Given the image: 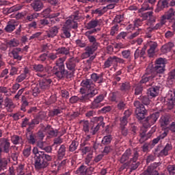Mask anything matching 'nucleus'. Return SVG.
<instances>
[{
    "instance_id": "5",
    "label": "nucleus",
    "mask_w": 175,
    "mask_h": 175,
    "mask_svg": "<svg viewBox=\"0 0 175 175\" xmlns=\"http://www.w3.org/2000/svg\"><path fill=\"white\" fill-rule=\"evenodd\" d=\"M17 27H18L16 30L15 33L16 35H20V33H21V25H20L18 22L13 19L10 20L7 23V25L4 29L5 32H8V33H12V32L14 31V29H16Z\"/></svg>"
},
{
    "instance_id": "7",
    "label": "nucleus",
    "mask_w": 175,
    "mask_h": 175,
    "mask_svg": "<svg viewBox=\"0 0 175 175\" xmlns=\"http://www.w3.org/2000/svg\"><path fill=\"white\" fill-rule=\"evenodd\" d=\"M148 128V124H143V126L141 128V130L139 131V143H140V144L146 143V142H147V140H148V139H150L152 135V133H147Z\"/></svg>"
},
{
    "instance_id": "64",
    "label": "nucleus",
    "mask_w": 175,
    "mask_h": 175,
    "mask_svg": "<svg viewBox=\"0 0 175 175\" xmlns=\"http://www.w3.org/2000/svg\"><path fill=\"white\" fill-rule=\"evenodd\" d=\"M175 105V98H171L168 100L167 106L170 110H172Z\"/></svg>"
},
{
    "instance_id": "36",
    "label": "nucleus",
    "mask_w": 175,
    "mask_h": 175,
    "mask_svg": "<svg viewBox=\"0 0 175 175\" xmlns=\"http://www.w3.org/2000/svg\"><path fill=\"white\" fill-rule=\"evenodd\" d=\"M83 96H81L80 97L77 96H72V97H70V103H71L72 105L75 104V103H77V102H81V103H85V100L83 99Z\"/></svg>"
},
{
    "instance_id": "33",
    "label": "nucleus",
    "mask_w": 175,
    "mask_h": 175,
    "mask_svg": "<svg viewBox=\"0 0 175 175\" xmlns=\"http://www.w3.org/2000/svg\"><path fill=\"white\" fill-rule=\"evenodd\" d=\"M115 60H114V56H110L107 58V59L104 62L103 64V69H107L110 68L113 64H114Z\"/></svg>"
},
{
    "instance_id": "42",
    "label": "nucleus",
    "mask_w": 175,
    "mask_h": 175,
    "mask_svg": "<svg viewBox=\"0 0 175 175\" xmlns=\"http://www.w3.org/2000/svg\"><path fill=\"white\" fill-rule=\"evenodd\" d=\"M159 122L161 126H166L170 123V121L169 120V116H161Z\"/></svg>"
},
{
    "instance_id": "40",
    "label": "nucleus",
    "mask_w": 175,
    "mask_h": 175,
    "mask_svg": "<svg viewBox=\"0 0 175 175\" xmlns=\"http://www.w3.org/2000/svg\"><path fill=\"white\" fill-rule=\"evenodd\" d=\"M167 136V133L166 131H164L161 135H159L157 138H154L152 141V146H155V144H158L159 142V140H161L162 139H165Z\"/></svg>"
},
{
    "instance_id": "31",
    "label": "nucleus",
    "mask_w": 175,
    "mask_h": 175,
    "mask_svg": "<svg viewBox=\"0 0 175 175\" xmlns=\"http://www.w3.org/2000/svg\"><path fill=\"white\" fill-rule=\"evenodd\" d=\"M75 174L78 175H90L88 174V168L84 165H81L75 172Z\"/></svg>"
},
{
    "instance_id": "58",
    "label": "nucleus",
    "mask_w": 175,
    "mask_h": 175,
    "mask_svg": "<svg viewBox=\"0 0 175 175\" xmlns=\"http://www.w3.org/2000/svg\"><path fill=\"white\" fill-rule=\"evenodd\" d=\"M35 135L36 138L37 139V142L43 141V139H44V133H43L42 131H38L36 133H35Z\"/></svg>"
},
{
    "instance_id": "18",
    "label": "nucleus",
    "mask_w": 175,
    "mask_h": 175,
    "mask_svg": "<svg viewBox=\"0 0 175 175\" xmlns=\"http://www.w3.org/2000/svg\"><path fill=\"white\" fill-rule=\"evenodd\" d=\"M65 155H66V146L62 144L57 152V161H62L65 158Z\"/></svg>"
},
{
    "instance_id": "49",
    "label": "nucleus",
    "mask_w": 175,
    "mask_h": 175,
    "mask_svg": "<svg viewBox=\"0 0 175 175\" xmlns=\"http://www.w3.org/2000/svg\"><path fill=\"white\" fill-rule=\"evenodd\" d=\"M21 9H23V5L18 4L10 8L7 12L8 13H14V12H18V10H21Z\"/></svg>"
},
{
    "instance_id": "59",
    "label": "nucleus",
    "mask_w": 175,
    "mask_h": 175,
    "mask_svg": "<svg viewBox=\"0 0 175 175\" xmlns=\"http://www.w3.org/2000/svg\"><path fill=\"white\" fill-rule=\"evenodd\" d=\"M31 146H28L27 148H25L23 151V156L25 158H28V157H29V155H31Z\"/></svg>"
},
{
    "instance_id": "45",
    "label": "nucleus",
    "mask_w": 175,
    "mask_h": 175,
    "mask_svg": "<svg viewBox=\"0 0 175 175\" xmlns=\"http://www.w3.org/2000/svg\"><path fill=\"white\" fill-rule=\"evenodd\" d=\"M77 147H79V142L73 140L69 146L68 151L73 152L77 150Z\"/></svg>"
},
{
    "instance_id": "9",
    "label": "nucleus",
    "mask_w": 175,
    "mask_h": 175,
    "mask_svg": "<svg viewBox=\"0 0 175 175\" xmlns=\"http://www.w3.org/2000/svg\"><path fill=\"white\" fill-rule=\"evenodd\" d=\"M53 74L59 79V80H62V79H72V76L69 74L68 71L65 70V67H54Z\"/></svg>"
},
{
    "instance_id": "44",
    "label": "nucleus",
    "mask_w": 175,
    "mask_h": 175,
    "mask_svg": "<svg viewBox=\"0 0 175 175\" xmlns=\"http://www.w3.org/2000/svg\"><path fill=\"white\" fill-rule=\"evenodd\" d=\"M111 140H113V137H111V135H106L103 138L101 141V144H103V146H109V144L111 143Z\"/></svg>"
},
{
    "instance_id": "57",
    "label": "nucleus",
    "mask_w": 175,
    "mask_h": 175,
    "mask_svg": "<svg viewBox=\"0 0 175 175\" xmlns=\"http://www.w3.org/2000/svg\"><path fill=\"white\" fill-rule=\"evenodd\" d=\"M139 99L142 102L143 105L146 106H148L150 105V98L146 96H140Z\"/></svg>"
},
{
    "instance_id": "11",
    "label": "nucleus",
    "mask_w": 175,
    "mask_h": 175,
    "mask_svg": "<svg viewBox=\"0 0 175 175\" xmlns=\"http://www.w3.org/2000/svg\"><path fill=\"white\" fill-rule=\"evenodd\" d=\"M95 121L98 123L96 126H92L90 129V133L93 135H96L98 133V131L100 129V126H103V128L105 126V122H103V117H96L94 118Z\"/></svg>"
},
{
    "instance_id": "50",
    "label": "nucleus",
    "mask_w": 175,
    "mask_h": 175,
    "mask_svg": "<svg viewBox=\"0 0 175 175\" xmlns=\"http://www.w3.org/2000/svg\"><path fill=\"white\" fill-rule=\"evenodd\" d=\"M107 12L106 8H103V9L98 8L96 10L92 11V14H99L100 16H103Z\"/></svg>"
},
{
    "instance_id": "47",
    "label": "nucleus",
    "mask_w": 175,
    "mask_h": 175,
    "mask_svg": "<svg viewBox=\"0 0 175 175\" xmlns=\"http://www.w3.org/2000/svg\"><path fill=\"white\" fill-rule=\"evenodd\" d=\"M98 24H99V21L92 20L87 24V29H92V28H96V27H98Z\"/></svg>"
},
{
    "instance_id": "29",
    "label": "nucleus",
    "mask_w": 175,
    "mask_h": 175,
    "mask_svg": "<svg viewBox=\"0 0 175 175\" xmlns=\"http://www.w3.org/2000/svg\"><path fill=\"white\" fill-rule=\"evenodd\" d=\"M58 31H59V27L57 26L51 27L49 30L46 31L48 38H55V36L58 35Z\"/></svg>"
},
{
    "instance_id": "46",
    "label": "nucleus",
    "mask_w": 175,
    "mask_h": 175,
    "mask_svg": "<svg viewBox=\"0 0 175 175\" xmlns=\"http://www.w3.org/2000/svg\"><path fill=\"white\" fill-rule=\"evenodd\" d=\"M8 159L7 158H3L0 159V172L1 170H5L6 167H8Z\"/></svg>"
},
{
    "instance_id": "54",
    "label": "nucleus",
    "mask_w": 175,
    "mask_h": 175,
    "mask_svg": "<svg viewBox=\"0 0 175 175\" xmlns=\"http://www.w3.org/2000/svg\"><path fill=\"white\" fill-rule=\"evenodd\" d=\"M141 17L142 18V21H145L148 18H150V19L151 20V18H153L152 12H148L143 13L142 14Z\"/></svg>"
},
{
    "instance_id": "39",
    "label": "nucleus",
    "mask_w": 175,
    "mask_h": 175,
    "mask_svg": "<svg viewBox=\"0 0 175 175\" xmlns=\"http://www.w3.org/2000/svg\"><path fill=\"white\" fill-rule=\"evenodd\" d=\"M164 15L167 16V20H173V18L175 17L174 8H170Z\"/></svg>"
},
{
    "instance_id": "20",
    "label": "nucleus",
    "mask_w": 175,
    "mask_h": 175,
    "mask_svg": "<svg viewBox=\"0 0 175 175\" xmlns=\"http://www.w3.org/2000/svg\"><path fill=\"white\" fill-rule=\"evenodd\" d=\"M53 83V81L50 78L43 79L40 81L39 87L41 90H49L50 85Z\"/></svg>"
},
{
    "instance_id": "8",
    "label": "nucleus",
    "mask_w": 175,
    "mask_h": 175,
    "mask_svg": "<svg viewBox=\"0 0 175 175\" xmlns=\"http://www.w3.org/2000/svg\"><path fill=\"white\" fill-rule=\"evenodd\" d=\"M150 68L151 71L154 73V77L157 73H163L165 72V59L162 57L159 58L156 60V64L154 67H148Z\"/></svg>"
},
{
    "instance_id": "62",
    "label": "nucleus",
    "mask_w": 175,
    "mask_h": 175,
    "mask_svg": "<svg viewBox=\"0 0 175 175\" xmlns=\"http://www.w3.org/2000/svg\"><path fill=\"white\" fill-rule=\"evenodd\" d=\"M167 170L170 175H174L175 174V165H167Z\"/></svg>"
},
{
    "instance_id": "51",
    "label": "nucleus",
    "mask_w": 175,
    "mask_h": 175,
    "mask_svg": "<svg viewBox=\"0 0 175 175\" xmlns=\"http://www.w3.org/2000/svg\"><path fill=\"white\" fill-rule=\"evenodd\" d=\"M62 113V110L59 108L53 109V110L49 112V117H55V116H58V114H61Z\"/></svg>"
},
{
    "instance_id": "3",
    "label": "nucleus",
    "mask_w": 175,
    "mask_h": 175,
    "mask_svg": "<svg viewBox=\"0 0 175 175\" xmlns=\"http://www.w3.org/2000/svg\"><path fill=\"white\" fill-rule=\"evenodd\" d=\"M79 62H80V59L77 57H70L66 61V68L71 77H73L75 72H76V66H77V64H79Z\"/></svg>"
},
{
    "instance_id": "14",
    "label": "nucleus",
    "mask_w": 175,
    "mask_h": 175,
    "mask_svg": "<svg viewBox=\"0 0 175 175\" xmlns=\"http://www.w3.org/2000/svg\"><path fill=\"white\" fill-rule=\"evenodd\" d=\"M160 113L159 112H155L146 118L144 124L146 125H154L158 121L159 118Z\"/></svg>"
},
{
    "instance_id": "48",
    "label": "nucleus",
    "mask_w": 175,
    "mask_h": 175,
    "mask_svg": "<svg viewBox=\"0 0 175 175\" xmlns=\"http://www.w3.org/2000/svg\"><path fill=\"white\" fill-rule=\"evenodd\" d=\"M33 70H34V72L42 73L44 72V66H43V64H33Z\"/></svg>"
},
{
    "instance_id": "53",
    "label": "nucleus",
    "mask_w": 175,
    "mask_h": 175,
    "mask_svg": "<svg viewBox=\"0 0 175 175\" xmlns=\"http://www.w3.org/2000/svg\"><path fill=\"white\" fill-rule=\"evenodd\" d=\"M71 30H72V29H70L69 27H63L62 28V31L64 36H66V38L67 39L70 38V31Z\"/></svg>"
},
{
    "instance_id": "10",
    "label": "nucleus",
    "mask_w": 175,
    "mask_h": 175,
    "mask_svg": "<svg viewBox=\"0 0 175 175\" xmlns=\"http://www.w3.org/2000/svg\"><path fill=\"white\" fill-rule=\"evenodd\" d=\"M103 100H105V95L103 94L96 96V98L91 103L90 109H92V110L100 109V107H102V102H103Z\"/></svg>"
},
{
    "instance_id": "26",
    "label": "nucleus",
    "mask_w": 175,
    "mask_h": 175,
    "mask_svg": "<svg viewBox=\"0 0 175 175\" xmlns=\"http://www.w3.org/2000/svg\"><path fill=\"white\" fill-rule=\"evenodd\" d=\"M56 54L61 55H70V48L62 46L55 50Z\"/></svg>"
},
{
    "instance_id": "17",
    "label": "nucleus",
    "mask_w": 175,
    "mask_h": 175,
    "mask_svg": "<svg viewBox=\"0 0 175 175\" xmlns=\"http://www.w3.org/2000/svg\"><path fill=\"white\" fill-rule=\"evenodd\" d=\"M148 46H149V49L148 50V55L150 57H152L155 54L157 47H158V43L154 41H149L148 42Z\"/></svg>"
},
{
    "instance_id": "25",
    "label": "nucleus",
    "mask_w": 175,
    "mask_h": 175,
    "mask_svg": "<svg viewBox=\"0 0 175 175\" xmlns=\"http://www.w3.org/2000/svg\"><path fill=\"white\" fill-rule=\"evenodd\" d=\"M44 131L49 135V136H51V137H57V136H58V130H54L53 127L49 124L45 127Z\"/></svg>"
},
{
    "instance_id": "60",
    "label": "nucleus",
    "mask_w": 175,
    "mask_h": 175,
    "mask_svg": "<svg viewBox=\"0 0 175 175\" xmlns=\"http://www.w3.org/2000/svg\"><path fill=\"white\" fill-rule=\"evenodd\" d=\"M31 90L33 91V95L34 96H36L38 94H40V90L39 89V87H38V85L35 83L31 85Z\"/></svg>"
},
{
    "instance_id": "13",
    "label": "nucleus",
    "mask_w": 175,
    "mask_h": 175,
    "mask_svg": "<svg viewBox=\"0 0 175 175\" xmlns=\"http://www.w3.org/2000/svg\"><path fill=\"white\" fill-rule=\"evenodd\" d=\"M170 6V3H169V0H159L157 4L156 9L154 10L155 13H159V12H162L167 8Z\"/></svg>"
},
{
    "instance_id": "61",
    "label": "nucleus",
    "mask_w": 175,
    "mask_h": 175,
    "mask_svg": "<svg viewBox=\"0 0 175 175\" xmlns=\"http://www.w3.org/2000/svg\"><path fill=\"white\" fill-rule=\"evenodd\" d=\"M95 59V56H91L87 61L86 63L85 64V67L87 69H91V65H92V62Z\"/></svg>"
},
{
    "instance_id": "38",
    "label": "nucleus",
    "mask_w": 175,
    "mask_h": 175,
    "mask_svg": "<svg viewBox=\"0 0 175 175\" xmlns=\"http://www.w3.org/2000/svg\"><path fill=\"white\" fill-rule=\"evenodd\" d=\"M131 83L129 82H124L122 83V85H120V91L122 92H129L131 91Z\"/></svg>"
},
{
    "instance_id": "35",
    "label": "nucleus",
    "mask_w": 175,
    "mask_h": 175,
    "mask_svg": "<svg viewBox=\"0 0 175 175\" xmlns=\"http://www.w3.org/2000/svg\"><path fill=\"white\" fill-rule=\"evenodd\" d=\"M21 51V48L14 49L12 51L11 54H12L14 59H17V61H21V59H23V57L18 55V53Z\"/></svg>"
},
{
    "instance_id": "34",
    "label": "nucleus",
    "mask_w": 175,
    "mask_h": 175,
    "mask_svg": "<svg viewBox=\"0 0 175 175\" xmlns=\"http://www.w3.org/2000/svg\"><path fill=\"white\" fill-rule=\"evenodd\" d=\"M91 79L92 80H93V81H94V83H98V84L103 83V77L102 76V75L93 73L91 75Z\"/></svg>"
},
{
    "instance_id": "30",
    "label": "nucleus",
    "mask_w": 175,
    "mask_h": 175,
    "mask_svg": "<svg viewBox=\"0 0 175 175\" xmlns=\"http://www.w3.org/2000/svg\"><path fill=\"white\" fill-rule=\"evenodd\" d=\"M173 47H174V44L173 42H168L166 43L165 44L161 46V52L163 54H166V53H169V51H172V49H173Z\"/></svg>"
},
{
    "instance_id": "43",
    "label": "nucleus",
    "mask_w": 175,
    "mask_h": 175,
    "mask_svg": "<svg viewBox=\"0 0 175 175\" xmlns=\"http://www.w3.org/2000/svg\"><path fill=\"white\" fill-rule=\"evenodd\" d=\"M13 144H23L24 142H23V137L18 135H13L11 139Z\"/></svg>"
},
{
    "instance_id": "22",
    "label": "nucleus",
    "mask_w": 175,
    "mask_h": 175,
    "mask_svg": "<svg viewBox=\"0 0 175 175\" xmlns=\"http://www.w3.org/2000/svg\"><path fill=\"white\" fill-rule=\"evenodd\" d=\"M4 105L7 108L8 111H9L10 113H12V111H13V109L16 107V105H14V103H13V100L8 97H6L5 98Z\"/></svg>"
},
{
    "instance_id": "56",
    "label": "nucleus",
    "mask_w": 175,
    "mask_h": 175,
    "mask_svg": "<svg viewBox=\"0 0 175 175\" xmlns=\"http://www.w3.org/2000/svg\"><path fill=\"white\" fill-rule=\"evenodd\" d=\"M25 96H23V100H22V105L21 106V111H27V107L29 105V103L27 100H24Z\"/></svg>"
},
{
    "instance_id": "32",
    "label": "nucleus",
    "mask_w": 175,
    "mask_h": 175,
    "mask_svg": "<svg viewBox=\"0 0 175 175\" xmlns=\"http://www.w3.org/2000/svg\"><path fill=\"white\" fill-rule=\"evenodd\" d=\"M159 166V163H154L148 167L147 170L145 171L148 175H152L154 172H157V170H154L157 169Z\"/></svg>"
},
{
    "instance_id": "15",
    "label": "nucleus",
    "mask_w": 175,
    "mask_h": 175,
    "mask_svg": "<svg viewBox=\"0 0 175 175\" xmlns=\"http://www.w3.org/2000/svg\"><path fill=\"white\" fill-rule=\"evenodd\" d=\"M145 75L146 77H144V78H142V79L140 81V83L142 84L147 83V81H152V79L155 77V72H152L150 68H146Z\"/></svg>"
},
{
    "instance_id": "4",
    "label": "nucleus",
    "mask_w": 175,
    "mask_h": 175,
    "mask_svg": "<svg viewBox=\"0 0 175 175\" xmlns=\"http://www.w3.org/2000/svg\"><path fill=\"white\" fill-rule=\"evenodd\" d=\"M133 105L136 109L135 111L137 120L139 121L144 120L146 118V113H147V109H146L144 105L142 104L139 100L134 101Z\"/></svg>"
},
{
    "instance_id": "24",
    "label": "nucleus",
    "mask_w": 175,
    "mask_h": 175,
    "mask_svg": "<svg viewBox=\"0 0 175 175\" xmlns=\"http://www.w3.org/2000/svg\"><path fill=\"white\" fill-rule=\"evenodd\" d=\"M26 139L29 143V144H31V146H35L38 139H36V135L33 133H26Z\"/></svg>"
},
{
    "instance_id": "2",
    "label": "nucleus",
    "mask_w": 175,
    "mask_h": 175,
    "mask_svg": "<svg viewBox=\"0 0 175 175\" xmlns=\"http://www.w3.org/2000/svg\"><path fill=\"white\" fill-rule=\"evenodd\" d=\"M81 85L88 90L87 94L82 95L83 96L82 99L85 100V103H88L90 99L98 95V89L94 88L95 84L92 82V79L83 80Z\"/></svg>"
},
{
    "instance_id": "52",
    "label": "nucleus",
    "mask_w": 175,
    "mask_h": 175,
    "mask_svg": "<svg viewBox=\"0 0 175 175\" xmlns=\"http://www.w3.org/2000/svg\"><path fill=\"white\" fill-rule=\"evenodd\" d=\"M66 59V57H59L57 61H56V66L57 68H65V64H64V62H65V60Z\"/></svg>"
},
{
    "instance_id": "55",
    "label": "nucleus",
    "mask_w": 175,
    "mask_h": 175,
    "mask_svg": "<svg viewBox=\"0 0 175 175\" xmlns=\"http://www.w3.org/2000/svg\"><path fill=\"white\" fill-rule=\"evenodd\" d=\"M83 122V131L85 133H90V122L88 120H83L81 121Z\"/></svg>"
},
{
    "instance_id": "6",
    "label": "nucleus",
    "mask_w": 175,
    "mask_h": 175,
    "mask_svg": "<svg viewBox=\"0 0 175 175\" xmlns=\"http://www.w3.org/2000/svg\"><path fill=\"white\" fill-rule=\"evenodd\" d=\"M139 159V151L137 148H135L131 155V158L129 161L130 172H133L136 170L139 166H140V162L137 161Z\"/></svg>"
},
{
    "instance_id": "37",
    "label": "nucleus",
    "mask_w": 175,
    "mask_h": 175,
    "mask_svg": "<svg viewBox=\"0 0 175 175\" xmlns=\"http://www.w3.org/2000/svg\"><path fill=\"white\" fill-rule=\"evenodd\" d=\"M121 54L124 59H128L129 62L132 61V53L131 50H124L122 51Z\"/></svg>"
},
{
    "instance_id": "63",
    "label": "nucleus",
    "mask_w": 175,
    "mask_h": 175,
    "mask_svg": "<svg viewBox=\"0 0 175 175\" xmlns=\"http://www.w3.org/2000/svg\"><path fill=\"white\" fill-rule=\"evenodd\" d=\"M143 92V86L137 85L135 89V95H142Z\"/></svg>"
},
{
    "instance_id": "19",
    "label": "nucleus",
    "mask_w": 175,
    "mask_h": 175,
    "mask_svg": "<svg viewBox=\"0 0 175 175\" xmlns=\"http://www.w3.org/2000/svg\"><path fill=\"white\" fill-rule=\"evenodd\" d=\"M31 7L32 8L33 10H34V12H40V10L44 8V5L40 0H34L31 3Z\"/></svg>"
},
{
    "instance_id": "41",
    "label": "nucleus",
    "mask_w": 175,
    "mask_h": 175,
    "mask_svg": "<svg viewBox=\"0 0 175 175\" xmlns=\"http://www.w3.org/2000/svg\"><path fill=\"white\" fill-rule=\"evenodd\" d=\"M20 44V41L16 38H13L7 42V46L10 49L13 47H17Z\"/></svg>"
},
{
    "instance_id": "12",
    "label": "nucleus",
    "mask_w": 175,
    "mask_h": 175,
    "mask_svg": "<svg viewBox=\"0 0 175 175\" xmlns=\"http://www.w3.org/2000/svg\"><path fill=\"white\" fill-rule=\"evenodd\" d=\"M10 150V142L9 139L6 138H3L0 139V152L2 153L5 152V154H8Z\"/></svg>"
},
{
    "instance_id": "1",
    "label": "nucleus",
    "mask_w": 175,
    "mask_h": 175,
    "mask_svg": "<svg viewBox=\"0 0 175 175\" xmlns=\"http://www.w3.org/2000/svg\"><path fill=\"white\" fill-rule=\"evenodd\" d=\"M34 155V167L36 170H42L46 169L49 163L53 161V156L46 154L44 151H39L38 147H34L32 150Z\"/></svg>"
},
{
    "instance_id": "27",
    "label": "nucleus",
    "mask_w": 175,
    "mask_h": 175,
    "mask_svg": "<svg viewBox=\"0 0 175 175\" xmlns=\"http://www.w3.org/2000/svg\"><path fill=\"white\" fill-rule=\"evenodd\" d=\"M172 148H173V146H172V144L168 143L165 145L163 149L160 151V152L159 153V155L160 157H166L169 155V151L172 150Z\"/></svg>"
},
{
    "instance_id": "23",
    "label": "nucleus",
    "mask_w": 175,
    "mask_h": 175,
    "mask_svg": "<svg viewBox=\"0 0 175 175\" xmlns=\"http://www.w3.org/2000/svg\"><path fill=\"white\" fill-rule=\"evenodd\" d=\"M132 154H133V153L132 152V150L131 148L126 150V151L122 155V157L120 159V163H124V162H126V161H128L129 159V158H131V157H132Z\"/></svg>"
},
{
    "instance_id": "21",
    "label": "nucleus",
    "mask_w": 175,
    "mask_h": 175,
    "mask_svg": "<svg viewBox=\"0 0 175 175\" xmlns=\"http://www.w3.org/2000/svg\"><path fill=\"white\" fill-rule=\"evenodd\" d=\"M159 90H161V86H152L148 90V95L152 98H155L158 96L159 94Z\"/></svg>"
},
{
    "instance_id": "16",
    "label": "nucleus",
    "mask_w": 175,
    "mask_h": 175,
    "mask_svg": "<svg viewBox=\"0 0 175 175\" xmlns=\"http://www.w3.org/2000/svg\"><path fill=\"white\" fill-rule=\"evenodd\" d=\"M157 0H145L144 3L142 5L141 10L146 12V10H151L154 9V5Z\"/></svg>"
},
{
    "instance_id": "28",
    "label": "nucleus",
    "mask_w": 175,
    "mask_h": 175,
    "mask_svg": "<svg viewBox=\"0 0 175 175\" xmlns=\"http://www.w3.org/2000/svg\"><path fill=\"white\" fill-rule=\"evenodd\" d=\"M146 50H147V46H144L141 51L137 49L134 53V59H137V58H143L146 55Z\"/></svg>"
}]
</instances>
